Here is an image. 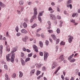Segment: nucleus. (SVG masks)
<instances>
[{
  "mask_svg": "<svg viewBox=\"0 0 80 80\" xmlns=\"http://www.w3.org/2000/svg\"><path fill=\"white\" fill-rule=\"evenodd\" d=\"M45 43H46V45L48 46V43H49V42H48V40H46L45 42Z\"/></svg>",
  "mask_w": 80,
  "mask_h": 80,
  "instance_id": "nucleus-28",
  "label": "nucleus"
},
{
  "mask_svg": "<svg viewBox=\"0 0 80 80\" xmlns=\"http://www.w3.org/2000/svg\"><path fill=\"white\" fill-rule=\"evenodd\" d=\"M74 80V78L73 77H72L70 80Z\"/></svg>",
  "mask_w": 80,
  "mask_h": 80,
  "instance_id": "nucleus-64",
  "label": "nucleus"
},
{
  "mask_svg": "<svg viewBox=\"0 0 80 80\" xmlns=\"http://www.w3.org/2000/svg\"><path fill=\"white\" fill-rule=\"evenodd\" d=\"M57 67V66H55V65H54V63H53V64H52V69H53V68H55V67Z\"/></svg>",
  "mask_w": 80,
  "mask_h": 80,
  "instance_id": "nucleus-25",
  "label": "nucleus"
},
{
  "mask_svg": "<svg viewBox=\"0 0 80 80\" xmlns=\"http://www.w3.org/2000/svg\"><path fill=\"white\" fill-rule=\"evenodd\" d=\"M50 17L51 19H52V20H54L55 19V16L53 14H50Z\"/></svg>",
  "mask_w": 80,
  "mask_h": 80,
  "instance_id": "nucleus-5",
  "label": "nucleus"
},
{
  "mask_svg": "<svg viewBox=\"0 0 80 80\" xmlns=\"http://www.w3.org/2000/svg\"><path fill=\"white\" fill-rule=\"evenodd\" d=\"M4 68L6 69V70H7L8 69V66H7V65H4Z\"/></svg>",
  "mask_w": 80,
  "mask_h": 80,
  "instance_id": "nucleus-26",
  "label": "nucleus"
},
{
  "mask_svg": "<svg viewBox=\"0 0 80 80\" xmlns=\"http://www.w3.org/2000/svg\"><path fill=\"white\" fill-rule=\"evenodd\" d=\"M23 25L24 28H26L27 27V24L26 23V22H24L23 23Z\"/></svg>",
  "mask_w": 80,
  "mask_h": 80,
  "instance_id": "nucleus-14",
  "label": "nucleus"
},
{
  "mask_svg": "<svg viewBox=\"0 0 80 80\" xmlns=\"http://www.w3.org/2000/svg\"><path fill=\"white\" fill-rule=\"evenodd\" d=\"M21 63H22V65H25V61L22 62Z\"/></svg>",
  "mask_w": 80,
  "mask_h": 80,
  "instance_id": "nucleus-42",
  "label": "nucleus"
},
{
  "mask_svg": "<svg viewBox=\"0 0 80 80\" xmlns=\"http://www.w3.org/2000/svg\"><path fill=\"white\" fill-rule=\"evenodd\" d=\"M76 16V14L73 13L72 15V17H75Z\"/></svg>",
  "mask_w": 80,
  "mask_h": 80,
  "instance_id": "nucleus-52",
  "label": "nucleus"
},
{
  "mask_svg": "<svg viewBox=\"0 0 80 80\" xmlns=\"http://www.w3.org/2000/svg\"><path fill=\"white\" fill-rule=\"evenodd\" d=\"M19 3L20 5H22L24 3L23 1H19Z\"/></svg>",
  "mask_w": 80,
  "mask_h": 80,
  "instance_id": "nucleus-20",
  "label": "nucleus"
},
{
  "mask_svg": "<svg viewBox=\"0 0 80 80\" xmlns=\"http://www.w3.org/2000/svg\"><path fill=\"white\" fill-rule=\"evenodd\" d=\"M41 37H42V38H45V36L43 35V33L41 34Z\"/></svg>",
  "mask_w": 80,
  "mask_h": 80,
  "instance_id": "nucleus-41",
  "label": "nucleus"
},
{
  "mask_svg": "<svg viewBox=\"0 0 80 80\" xmlns=\"http://www.w3.org/2000/svg\"><path fill=\"white\" fill-rule=\"evenodd\" d=\"M57 33H60V31L59 28H58L57 29Z\"/></svg>",
  "mask_w": 80,
  "mask_h": 80,
  "instance_id": "nucleus-36",
  "label": "nucleus"
},
{
  "mask_svg": "<svg viewBox=\"0 0 80 80\" xmlns=\"http://www.w3.org/2000/svg\"><path fill=\"white\" fill-rule=\"evenodd\" d=\"M15 30H16V32H18V27H16L15 28Z\"/></svg>",
  "mask_w": 80,
  "mask_h": 80,
  "instance_id": "nucleus-35",
  "label": "nucleus"
},
{
  "mask_svg": "<svg viewBox=\"0 0 80 80\" xmlns=\"http://www.w3.org/2000/svg\"><path fill=\"white\" fill-rule=\"evenodd\" d=\"M22 50H23V51H24L25 52H26V49L25 48V47L23 48H22Z\"/></svg>",
  "mask_w": 80,
  "mask_h": 80,
  "instance_id": "nucleus-63",
  "label": "nucleus"
},
{
  "mask_svg": "<svg viewBox=\"0 0 80 80\" xmlns=\"http://www.w3.org/2000/svg\"><path fill=\"white\" fill-rule=\"evenodd\" d=\"M55 12V10H53V9L50 11L51 13H53Z\"/></svg>",
  "mask_w": 80,
  "mask_h": 80,
  "instance_id": "nucleus-53",
  "label": "nucleus"
},
{
  "mask_svg": "<svg viewBox=\"0 0 80 80\" xmlns=\"http://www.w3.org/2000/svg\"><path fill=\"white\" fill-rule=\"evenodd\" d=\"M33 18H32L31 19V20H30V22H33Z\"/></svg>",
  "mask_w": 80,
  "mask_h": 80,
  "instance_id": "nucleus-59",
  "label": "nucleus"
},
{
  "mask_svg": "<svg viewBox=\"0 0 80 80\" xmlns=\"http://www.w3.org/2000/svg\"><path fill=\"white\" fill-rule=\"evenodd\" d=\"M59 42H60V39H57L56 44H58V43H59Z\"/></svg>",
  "mask_w": 80,
  "mask_h": 80,
  "instance_id": "nucleus-45",
  "label": "nucleus"
},
{
  "mask_svg": "<svg viewBox=\"0 0 80 80\" xmlns=\"http://www.w3.org/2000/svg\"><path fill=\"white\" fill-rule=\"evenodd\" d=\"M75 59L74 58H72L69 61L70 62L72 63L73 62H75Z\"/></svg>",
  "mask_w": 80,
  "mask_h": 80,
  "instance_id": "nucleus-17",
  "label": "nucleus"
},
{
  "mask_svg": "<svg viewBox=\"0 0 80 80\" xmlns=\"http://www.w3.org/2000/svg\"><path fill=\"white\" fill-rule=\"evenodd\" d=\"M74 55V54H73L71 55L68 58V60H71V59H72V58L73 57V56Z\"/></svg>",
  "mask_w": 80,
  "mask_h": 80,
  "instance_id": "nucleus-11",
  "label": "nucleus"
},
{
  "mask_svg": "<svg viewBox=\"0 0 80 80\" xmlns=\"http://www.w3.org/2000/svg\"><path fill=\"white\" fill-rule=\"evenodd\" d=\"M52 10H53V9H52V8L51 7L49 8L48 9L49 11H50V10L52 11Z\"/></svg>",
  "mask_w": 80,
  "mask_h": 80,
  "instance_id": "nucleus-54",
  "label": "nucleus"
},
{
  "mask_svg": "<svg viewBox=\"0 0 80 80\" xmlns=\"http://www.w3.org/2000/svg\"><path fill=\"white\" fill-rule=\"evenodd\" d=\"M0 6L2 8H5L6 7V5L5 4H3L1 2H0Z\"/></svg>",
  "mask_w": 80,
  "mask_h": 80,
  "instance_id": "nucleus-6",
  "label": "nucleus"
},
{
  "mask_svg": "<svg viewBox=\"0 0 80 80\" xmlns=\"http://www.w3.org/2000/svg\"><path fill=\"white\" fill-rule=\"evenodd\" d=\"M43 15V12H40L39 13V15L38 16L39 17L42 16Z\"/></svg>",
  "mask_w": 80,
  "mask_h": 80,
  "instance_id": "nucleus-31",
  "label": "nucleus"
},
{
  "mask_svg": "<svg viewBox=\"0 0 80 80\" xmlns=\"http://www.w3.org/2000/svg\"><path fill=\"white\" fill-rule=\"evenodd\" d=\"M44 60H45V61H47V58L48 57V52L44 51Z\"/></svg>",
  "mask_w": 80,
  "mask_h": 80,
  "instance_id": "nucleus-3",
  "label": "nucleus"
},
{
  "mask_svg": "<svg viewBox=\"0 0 80 80\" xmlns=\"http://www.w3.org/2000/svg\"><path fill=\"white\" fill-rule=\"evenodd\" d=\"M65 42H63V41H62L60 43L61 45H65Z\"/></svg>",
  "mask_w": 80,
  "mask_h": 80,
  "instance_id": "nucleus-23",
  "label": "nucleus"
},
{
  "mask_svg": "<svg viewBox=\"0 0 80 80\" xmlns=\"http://www.w3.org/2000/svg\"><path fill=\"white\" fill-rule=\"evenodd\" d=\"M48 25L49 26H51V22L50 21H48Z\"/></svg>",
  "mask_w": 80,
  "mask_h": 80,
  "instance_id": "nucleus-39",
  "label": "nucleus"
},
{
  "mask_svg": "<svg viewBox=\"0 0 80 80\" xmlns=\"http://www.w3.org/2000/svg\"><path fill=\"white\" fill-rule=\"evenodd\" d=\"M64 14H65V15H68V13H67V11H64Z\"/></svg>",
  "mask_w": 80,
  "mask_h": 80,
  "instance_id": "nucleus-43",
  "label": "nucleus"
},
{
  "mask_svg": "<svg viewBox=\"0 0 80 80\" xmlns=\"http://www.w3.org/2000/svg\"><path fill=\"white\" fill-rule=\"evenodd\" d=\"M16 51H17V49H16V48H13V51H12V52L13 53L14 52H15Z\"/></svg>",
  "mask_w": 80,
  "mask_h": 80,
  "instance_id": "nucleus-16",
  "label": "nucleus"
},
{
  "mask_svg": "<svg viewBox=\"0 0 80 80\" xmlns=\"http://www.w3.org/2000/svg\"><path fill=\"white\" fill-rule=\"evenodd\" d=\"M6 80H10V78H5Z\"/></svg>",
  "mask_w": 80,
  "mask_h": 80,
  "instance_id": "nucleus-62",
  "label": "nucleus"
},
{
  "mask_svg": "<svg viewBox=\"0 0 80 80\" xmlns=\"http://www.w3.org/2000/svg\"><path fill=\"white\" fill-rule=\"evenodd\" d=\"M60 69V66H59V67H58V69H57V70L55 72H54V73H55V74H56V73H57L58 71V70H59Z\"/></svg>",
  "mask_w": 80,
  "mask_h": 80,
  "instance_id": "nucleus-19",
  "label": "nucleus"
},
{
  "mask_svg": "<svg viewBox=\"0 0 80 80\" xmlns=\"http://www.w3.org/2000/svg\"><path fill=\"white\" fill-rule=\"evenodd\" d=\"M40 73H41V72L40 71L38 70L37 71L36 75L37 76H38V75H40Z\"/></svg>",
  "mask_w": 80,
  "mask_h": 80,
  "instance_id": "nucleus-15",
  "label": "nucleus"
},
{
  "mask_svg": "<svg viewBox=\"0 0 80 80\" xmlns=\"http://www.w3.org/2000/svg\"><path fill=\"white\" fill-rule=\"evenodd\" d=\"M79 71V70L78 69H77L76 70V73H78V72Z\"/></svg>",
  "mask_w": 80,
  "mask_h": 80,
  "instance_id": "nucleus-61",
  "label": "nucleus"
},
{
  "mask_svg": "<svg viewBox=\"0 0 80 80\" xmlns=\"http://www.w3.org/2000/svg\"><path fill=\"white\" fill-rule=\"evenodd\" d=\"M23 9H24V7H22L20 10L21 12H23Z\"/></svg>",
  "mask_w": 80,
  "mask_h": 80,
  "instance_id": "nucleus-50",
  "label": "nucleus"
},
{
  "mask_svg": "<svg viewBox=\"0 0 80 80\" xmlns=\"http://www.w3.org/2000/svg\"><path fill=\"white\" fill-rule=\"evenodd\" d=\"M51 5H52V6H53L55 5V3L52 2L51 3Z\"/></svg>",
  "mask_w": 80,
  "mask_h": 80,
  "instance_id": "nucleus-56",
  "label": "nucleus"
},
{
  "mask_svg": "<svg viewBox=\"0 0 80 80\" xmlns=\"http://www.w3.org/2000/svg\"><path fill=\"white\" fill-rule=\"evenodd\" d=\"M37 27V24H34L32 26H31L32 28H34L35 27Z\"/></svg>",
  "mask_w": 80,
  "mask_h": 80,
  "instance_id": "nucleus-18",
  "label": "nucleus"
},
{
  "mask_svg": "<svg viewBox=\"0 0 80 80\" xmlns=\"http://www.w3.org/2000/svg\"><path fill=\"white\" fill-rule=\"evenodd\" d=\"M30 58H28L26 59L25 61V62H27L28 61H30Z\"/></svg>",
  "mask_w": 80,
  "mask_h": 80,
  "instance_id": "nucleus-24",
  "label": "nucleus"
},
{
  "mask_svg": "<svg viewBox=\"0 0 80 80\" xmlns=\"http://www.w3.org/2000/svg\"><path fill=\"white\" fill-rule=\"evenodd\" d=\"M61 78H62L63 80H64V76H63V75H61Z\"/></svg>",
  "mask_w": 80,
  "mask_h": 80,
  "instance_id": "nucleus-58",
  "label": "nucleus"
},
{
  "mask_svg": "<svg viewBox=\"0 0 80 80\" xmlns=\"http://www.w3.org/2000/svg\"><path fill=\"white\" fill-rule=\"evenodd\" d=\"M19 73H20L19 77L20 78H21V77H23V73L21 71H19Z\"/></svg>",
  "mask_w": 80,
  "mask_h": 80,
  "instance_id": "nucleus-13",
  "label": "nucleus"
},
{
  "mask_svg": "<svg viewBox=\"0 0 80 80\" xmlns=\"http://www.w3.org/2000/svg\"><path fill=\"white\" fill-rule=\"evenodd\" d=\"M0 51H2L3 50V46L1 45L0 46Z\"/></svg>",
  "mask_w": 80,
  "mask_h": 80,
  "instance_id": "nucleus-37",
  "label": "nucleus"
},
{
  "mask_svg": "<svg viewBox=\"0 0 80 80\" xmlns=\"http://www.w3.org/2000/svg\"><path fill=\"white\" fill-rule=\"evenodd\" d=\"M71 22H72L73 23H75V20H73V19H72L71 21Z\"/></svg>",
  "mask_w": 80,
  "mask_h": 80,
  "instance_id": "nucleus-47",
  "label": "nucleus"
},
{
  "mask_svg": "<svg viewBox=\"0 0 80 80\" xmlns=\"http://www.w3.org/2000/svg\"><path fill=\"white\" fill-rule=\"evenodd\" d=\"M39 55L41 56H43V52H39Z\"/></svg>",
  "mask_w": 80,
  "mask_h": 80,
  "instance_id": "nucleus-38",
  "label": "nucleus"
},
{
  "mask_svg": "<svg viewBox=\"0 0 80 80\" xmlns=\"http://www.w3.org/2000/svg\"><path fill=\"white\" fill-rule=\"evenodd\" d=\"M34 15L32 16V18L33 20H34V19H36V18H37V14L38 13V12H37V11L36 8H34Z\"/></svg>",
  "mask_w": 80,
  "mask_h": 80,
  "instance_id": "nucleus-2",
  "label": "nucleus"
},
{
  "mask_svg": "<svg viewBox=\"0 0 80 80\" xmlns=\"http://www.w3.org/2000/svg\"><path fill=\"white\" fill-rule=\"evenodd\" d=\"M16 77H17V76L16 75V74L14 73L12 75V78H16Z\"/></svg>",
  "mask_w": 80,
  "mask_h": 80,
  "instance_id": "nucleus-21",
  "label": "nucleus"
},
{
  "mask_svg": "<svg viewBox=\"0 0 80 80\" xmlns=\"http://www.w3.org/2000/svg\"><path fill=\"white\" fill-rule=\"evenodd\" d=\"M33 48L34 49L35 51L36 52H38V48L36 45H33Z\"/></svg>",
  "mask_w": 80,
  "mask_h": 80,
  "instance_id": "nucleus-7",
  "label": "nucleus"
},
{
  "mask_svg": "<svg viewBox=\"0 0 80 80\" xmlns=\"http://www.w3.org/2000/svg\"><path fill=\"white\" fill-rule=\"evenodd\" d=\"M69 37V38H68V42L69 43H71L72 42V40L73 39V37L71 35L68 36V37Z\"/></svg>",
  "mask_w": 80,
  "mask_h": 80,
  "instance_id": "nucleus-4",
  "label": "nucleus"
},
{
  "mask_svg": "<svg viewBox=\"0 0 80 80\" xmlns=\"http://www.w3.org/2000/svg\"><path fill=\"white\" fill-rule=\"evenodd\" d=\"M24 21H25V22H26L27 23L28 22V18H26L24 19Z\"/></svg>",
  "mask_w": 80,
  "mask_h": 80,
  "instance_id": "nucleus-27",
  "label": "nucleus"
},
{
  "mask_svg": "<svg viewBox=\"0 0 80 80\" xmlns=\"http://www.w3.org/2000/svg\"><path fill=\"white\" fill-rule=\"evenodd\" d=\"M51 37H52L53 40H56V39H57V38H56L55 35H53V34H52Z\"/></svg>",
  "mask_w": 80,
  "mask_h": 80,
  "instance_id": "nucleus-10",
  "label": "nucleus"
},
{
  "mask_svg": "<svg viewBox=\"0 0 80 80\" xmlns=\"http://www.w3.org/2000/svg\"><path fill=\"white\" fill-rule=\"evenodd\" d=\"M59 58L61 59V61H63V60H65V58H64V57H63V55L60 56Z\"/></svg>",
  "mask_w": 80,
  "mask_h": 80,
  "instance_id": "nucleus-9",
  "label": "nucleus"
},
{
  "mask_svg": "<svg viewBox=\"0 0 80 80\" xmlns=\"http://www.w3.org/2000/svg\"><path fill=\"white\" fill-rule=\"evenodd\" d=\"M10 57H11V58L10 59ZM6 58L8 62H9L10 60V62L12 63H13L14 62V58H15V54H12L11 56L9 54L7 55L6 56Z\"/></svg>",
  "mask_w": 80,
  "mask_h": 80,
  "instance_id": "nucleus-1",
  "label": "nucleus"
},
{
  "mask_svg": "<svg viewBox=\"0 0 80 80\" xmlns=\"http://www.w3.org/2000/svg\"><path fill=\"white\" fill-rule=\"evenodd\" d=\"M69 5L70 9H72V4H70Z\"/></svg>",
  "mask_w": 80,
  "mask_h": 80,
  "instance_id": "nucleus-57",
  "label": "nucleus"
},
{
  "mask_svg": "<svg viewBox=\"0 0 80 80\" xmlns=\"http://www.w3.org/2000/svg\"><path fill=\"white\" fill-rule=\"evenodd\" d=\"M17 35L18 37H19V36H20V33L18 32L17 34Z\"/></svg>",
  "mask_w": 80,
  "mask_h": 80,
  "instance_id": "nucleus-48",
  "label": "nucleus"
},
{
  "mask_svg": "<svg viewBox=\"0 0 80 80\" xmlns=\"http://www.w3.org/2000/svg\"><path fill=\"white\" fill-rule=\"evenodd\" d=\"M41 77H42V76H38V77L37 78V79H38V80L39 79H40V78H41Z\"/></svg>",
  "mask_w": 80,
  "mask_h": 80,
  "instance_id": "nucleus-55",
  "label": "nucleus"
},
{
  "mask_svg": "<svg viewBox=\"0 0 80 80\" xmlns=\"http://www.w3.org/2000/svg\"><path fill=\"white\" fill-rule=\"evenodd\" d=\"M32 55H33V54L32 53H31L29 54H28V57H31L32 56Z\"/></svg>",
  "mask_w": 80,
  "mask_h": 80,
  "instance_id": "nucleus-33",
  "label": "nucleus"
},
{
  "mask_svg": "<svg viewBox=\"0 0 80 80\" xmlns=\"http://www.w3.org/2000/svg\"><path fill=\"white\" fill-rule=\"evenodd\" d=\"M38 18L39 21H40V22H42V18L40 16H38Z\"/></svg>",
  "mask_w": 80,
  "mask_h": 80,
  "instance_id": "nucleus-29",
  "label": "nucleus"
},
{
  "mask_svg": "<svg viewBox=\"0 0 80 80\" xmlns=\"http://www.w3.org/2000/svg\"><path fill=\"white\" fill-rule=\"evenodd\" d=\"M21 32L23 33H27L28 31L25 29H23L21 30Z\"/></svg>",
  "mask_w": 80,
  "mask_h": 80,
  "instance_id": "nucleus-8",
  "label": "nucleus"
},
{
  "mask_svg": "<svg viewBox=\"0 0 80 80\" xmlns=\"http://www.w3.org/2000/svg\"><path fill=\"white\" fill-rule=\"evenodd\" d=\"M48 32H49V33H53V30H48Z\"/></svg>",
  "mask_w": 80,
  "mask_h": 80,
  "instance_id": "nucleus-32",
  "label": "nucleus"
},
{
  "mask_svg": "<svg viewBox=\"0 0 80 80\" xmlns=\"http://www.w3.org/2000/svg\"><path fill=\"white\" fill-rule=\"evenodd\" d=\"M21 56L22 57H23L24 56V53L22 52H21Z\"/></svg>",
  "mask_w": 80,
  "mask_h": 80,
  "instance_id": "nucleus-46",
  "label": "nucleus"
},
{
  "mask_svg": "<svg viewBox=\"0 0 80 80\" xmlns=\"http://www.w3.org/2000/svg\"><path fill=\"white\" fill-rule=\"evenodd\" d=\"M39 44L40 47L42 48V47H43V42H42V41H40L39 42Z\"/></svg>",
  "mask_w": 80,
  "mask_h": 80,
  "instance_id": "nucleus-12",
  "label": "nucleus"
},
{
  "mask_svg": "<svg viewBox=\"0 0 80 80\" xmlns=\"http://www.w3.org/2000/svg\"><path fill=\"white\" fill-rule=\"evenodd\" d=\"M17 12H18V15H20V14H21V12H20V11L18 10H17Z\"/></svg>",
  "mask_w": 80,
  "mask_h": 80,
  "instance_id": "nucleus-40",
  "label": "nucleus"
},
{
  "mask_svg": "<svg viewBox=\"0 0 80 80\" xmlns=\"http://www.w3.org/2000/svg\"><path fill=\"white\" fill-rule=\"evenodd\" d=\"M53 63H54V65L57 66V62H56L55 61H54L53 62Z\"/></svg>",
  "mask_w": 80,
  "mask_h": 80,
  "instance_id": "nucleus-30",
  "label": "nucleus"
},
{
  "mask_svg": "<svg viewBox=\"0 0 80 80\" xmlns=\"http://www.w3.org/2000/svg\"><path fill=\"white\" fill-rule=\"evenodd\" d=\"M57 18L58 19H61V17L59 15L57 16Z\"/></svg>",
  "mask_w": 80,
  "mask_h": 80,
  "instance_id": "nucleus-44",
  "label": "nucleus"
},
{
  "mask_svg": "<svg viewBox=\"0 0 80 80\" xmlns=\"http://www.w3.org/2000/svg\"><path fill=\"white\" fill-rule=\"evenodd\" d=\"M60 24H59L60 27H62V23H63V21H61L60 22Z\"/></svg>",
  "mask_w": 80,
  "mask_h": 80,
  "instance_id": "nucleus-22",
  "label": "nucleus"
},
{
  "mask_svg": "<svg viewBox=\"0 0 80 80\" xmlns=\"http://www.w3.org/2000/svg\"><path fill=\"white\" fill-rule=\"evenodd\" d=\"M42 70H43V71H45L46 70V68L45 67H44L42 68Z\"/></svg>",
  "mask_w": 80,
  "mask_h": 80,
  "instance_id": "nucleus-51",
  "label": "nucleus"
},
{
  "mask_svg": "<svg viewBox=\"0 0 80 80\" xmlns=\"http://www.w3.org/2000/svg\"><path fill=\"white\" fill-rule=\"evenodd\" d=\"M22 40L24 42H26V38H23L22 39Z\"/></svg>",
  "mask_w": 80,
  "mask_h": 80,
  "instance_id": "nucleus-60",
  "label": "nucleus"
},
{
  "mask_svg": "<svg viewBox=\"0 0 80 80\" xmlns=\"http://www.w3.org/2000/svg\"><path fill=\"white\" fill-rule=\"evenodd\" d=\"M56 51L57 52L58 50V46H56Z\"/></svg>",
  "mask_w": 80,
  "mask_h": 80,
  "instance_id": "nucleus-49",
  "label": "nucleus"
},
{
  "mask_svg": "<svg viewBox=\"0 0 80 80\" xmlns=\"http://www.w3.org/2000/svg\"><path fill=\"white\" fill-rule=\"evenodd\" d=\"M72 3V0H69L68 1V4H70V3Z\"/></svg>",
  "mask_w": 80,
  "mask_h": 80,
  "instance_id": "nucleus-34",
  "label": "nucleus"
}]
</instances>
